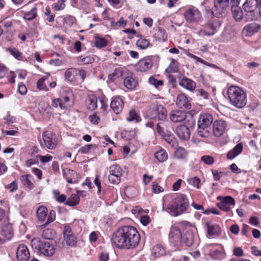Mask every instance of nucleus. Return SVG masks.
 Wrapping results in <instances>:
<instances>
[{"instance_id":"a878e982","label":"nucleus","mask_w":261,"mask_h":261,"mask_svg":"<svg viewBox=\"0 0 261 261\" xmlns=\"http://www.w3.org/2000/svg\"><path fill=\"white\" fill-rule=\"evenodd\" d=\"M207 232L210 236H218L221 233V228L216 224H211L209 222L205 223Z\"/></svg>"},{"instance_id":"dca6fc26","label":"nucleus","mask_w":261,"mask_h":261,"mask_svg":"<svg viewBox=\"0 0 261 261\" xmlns=\"http://www.w3.org/2000/svg\"><path fill=\"white\" fill-rule=\"evenodd\" d=\"M64 240L67 245L74 247L76 244V239L73 236L71 228L69 226H65L63 232Z\"/></svg>"},{"instance_id":"6e6d98bb","label":"nucleus","mask_w":261,"mask_h":261,"mask_svg":"<svg viewBox=\"0 0 261 261\" xmlns=\"http://www.w3.org/2000/svg\"><path fill=\"white\" fill-rule=\"evenodd\" d=\"M5 188L9 189L10 192H13L17 190L18 186L16 180H14L10 184L5 186Z\"/></svg>"},{"instance_id":"f704fd0d","label":"nucleus","mask_w":261,"mask_h":261,"mask_svg":"<svg viewBox=\"0 0 261 261\" xmlns=\"http://www.w3.org/2000/svg\"><path fill=\"white\" fill-rule=\"evenodd\" d=\"M37 216L39 221H44L47 215V210L44 206H39L37 210Z\"/></svg>"},{"instance_id":"69168bd1","label":"nucleus","mask_w":261,"mask_h":261,"mask_svg":"<svg viewBox=\"0 0 261 261\" xmlns=\"http://www.w3.org/2000/svg\"><path fill=\"white\" fill-rule=\"evenodd\" d=\"M4 119L6 120L8 123H13L15 122L16 120V118L14 117L11 115L9 112L7 113V115Z\"/></svg>"},{"instance_id":"393cba45","label":"nucleus","mask_w":261,"mask_h":261,"mask_svg":"<svg viewBox=\"0 0 261 261\" xmlns=\"http://www.w3.org/2000/svg\"><path fill=\"white\" fill-rule=\"evenodd\" d=\"M176 133L179 138L181 140H188L190 138V131L188 127L185 125H181L177 127Z\"/></svg>"},{"instance_id":"7c9ffc66","label":"nucleus","mask_w":261,"mask_h":261,"mask_svg":"<svg viewBox=\"0 0 261 261\" xmlns=\"http://www.w3.org/2000/svg\"><path fill=\"white\" fill-rule=\"evenodd\" d=\"M124 85L128 89H133L136 86L137 82L131 75L124 77Z\"/></svg>"},{"instance_id":"f257e3e1","label":"nucleus","mask_w":261,"mask_h":261,"mask_svg":"<svg viewBox=\"0 0 261 261\" xmlns=\"http://www.w3.org/2000/svg\"><path fill=\"white\" fill-rule=\"evenodd\" d=\"M140 236L136 228L129 225L122 226L114 232L111 238L112 244L123 249L135 248L138 246Z\"/></svg>"},{"instance_id":"8fccbe9b","label":"nucleus","mask_w":261,"mask_h":261,"mask_svg":"<svg viewBox=\"0 0 261 261\" xmlns=\"http://www.w3.org/2000/svg\"><path fill=\"white\" fill-rule=\"evenodd\" d=\"M75 21V17L71 15H67L64 18V24L68 27H70L74 23Z\"/></svg>"},{"instance_id":"de8ad7c7","label":"nucleus","mask_w":261,"mask_h":261,"mask_svg":"<svg viewBox=\"0 0 261 261\" xmlns=\"http://www.w3.org/2000/svg\"><path fill=\"white\" fill-rule=\"evenodd\" d=\"M149 83L154 86L155 88H158L160 86L163 85V81L162 80H158L153 76H151L148 79Z\"/></svg>"},{"instance_id":"603ef678","label":"nucleus","mask_w":261,"mask_h":261,"mask_svg":"<svg viewBox=\"0 0 261 261\" xmlns=\"http://www.w3.org/2000/svg\"><path fill=\"white\" fill-rule=\"evenodd\" d=\"M46 79V77L45 76H43L37 81V87L38 89L45 91L48 90L46 85L44 84V81Z\"/></svg>"},{"instance_id":"6ab92c4d","label":"nucleus","mask_w":261,"mask_h":261,"mask_svg":"<svg viewBox=\"0 0 261 261\" xmlns=\"http://www.w3.org/2000/svg\"><path fill=\"white\" fill-rule=\"evenodd\" d=\"M226 122L222 120L214 121L213 125L214 135L217 137H221L225 130Z\"/></svg>"},{"instance_id":"ddd939ff","label":"nucleus","mask_w":261,"mask_h":261,"mask_svg":"<svg viewBox=\"0 0 261 261\" xmlns=\"http://www.w3.org/2000/svg\"><path fill=\"white\" fill-rule=\"evenodd\" d=\"M153 65V62L150 57L140 60L135 66V69L138 72H146L150 70Z\"/></svg>"},{"instance_id":"c03bdc74","label":"nucleus","mask_w":261,"mask_h":261,"mask_svg":"<svg viewBox=\"0 0 261 261\" xmlns=\"http://www.w3.org/2000/svg\"><path fill=\"white\" fill-rule=\"evenodd\" d=\"M153 253L155 257H159L165 254V250L162 246L156 245L153 248Z\"/></svg>"},{"instance_id":"a18cd8bd","label":"nucleus","mask_w":261,"mask_h":261,"mask_svg":"<svg viewBox=\"0 0 261 261\" xmlns=\"http://www.w3.org/2000/svg\"><path fill=\"white\" fill-rule=\"evenodd\" d=\"M128 121H134L136 123L141 121L140 117L136 113L134 110H131L129 113V117L127 118Z\"/></svg>"},{"instance_id":"f8f14e48","label":"nucleus","mask_w":261,"mask_h":261,"mask_svg":"<svg viewBox=\"0 0 261 261\" xmlns=\"http://www.w3.org/2000/svg\"><path fill=\"white\" fill-rule=\"evenodd\" d=\"M169 240L175 246L180 245L182 241L181 232L180 229L176 226H172L170 228L169 234Z\"/></svg>"},{"instance_id":"2f4dec72","label":"nucleus","mask_w":261,"mask_h":261,"mask_svg":"<svg viewBox=\"0 0 261 261\" xmlns=\"http://www.w3.org/2000/svg\"><path fill=\"white\" fill-rule=\"evenodd\" d=\"M33 178L32 175L30 174H27L22 175L20 177V180L22 184L30 189L34 188V184L31 181Z\"/></svg>"},{"instance_id":"a211bd4d","label":"nucleus","mask_w":261,"mask_h":261,"mask_svg":"<svg viewBox=\"0 0 261 261\" xmlns=\"http://www.w3.org/2000/svg\"><path fill=\"white\" fill-rule=\"evenodd\" d=\"M30 257V251L26 245H20L16 251V257L19 261H27Z\"/></svg>"},{"instance_id":"5fc2aeb1","label":"nucleus","mask_w":261,"mask_h":261,"mask_svg":"<svg viewBox=\"0 0 261 261\" xmlns=\"http://www.w3.org/2000/svg\"><path fill=\"white\" fill-rule=\"evenodd\" d=\"M51 105L53 107L55 108H57L59 106L60 109L62 110H64L66 108L65 106H64V104L62 102V100H60L59 98L55 99L53 100Z\"/></svg>"},{"instance_id":"7ed1b4c3","label":"nucleus","mask_w":261,"mask_h":261,"mask_svg":"<svg viewBox=\"0 0 261 261\" xmlns=\"http://www.w3.org/2000/svg\"><path fill=\"white\" fill-rule=\"evenodd\" d=\"M189 206V200L184 194H178L168 204V209L173 216H178L186 212Z\"/></svg>"},{"instance_id":"ea45409f","label":"nucleus","mask_w":261,"mask_h":261,"mask_svg":"<svg viewBox=\"0 0 261 261\" xmlns=\"http://www.w3.org/2000/svg\"><path fill=\"white\" fill-rule=\"evenodd\" d=\"M175 156L178 159H184L187 157V152L184 148L178 147L174 152Z\"/></svg>"},{"instance_id":"c756f323","label":"nucleus","mask_w":261,"mask_h":261,"mask_svg":"<svg viewBox=\"0 0 261 261\" xmlns=\"http://www.w3.org/2000/svg\"><path fill=\"white\" fill-rule=\"evenodd\" d=\"M258 28H260L259 24L256 23L249 24L244 28L243 33L246 36H251L254 33L257 31Z\"/></svg>"},{"instance_id":"9b49d317","label":"nucleus","mask_w":261,"mask_h":261,"mask_svg":"<svg viewBox=\"0 0 261 261\" xmlns=\"http://www.w3.org/2000/svg\"><path fill=\"white\" fill-rule=\"evenodd\" d=\"M219 18V17H217L211 19L205 25L204 31L206 35L209 36L213 35L217 29L220 27L221 21Z\"/></svg>"},{"instance_id":"e2e57ef3","label":"nucleus","mask_w":261,"mask_h":261,"mask_svg":"<svg viewBox=\"0 0 261 261\" xmlns=\"http://www.w3.org/2000/svg\"><path fill=\"white\" fill-rule=\"evenodd\" d=\"M9 50L10 54L17 59H19L21 56V53L15 48H9Z\"/></svg>"},{"instance_id":"4d7b16f0","label":"nucleus","mask_w":261,"mask_h":261,"mask_svg":"<svg viewBox=\"0 0 261 261\" xmlns=\"http://www.w3.org/2000/svg\"><path fill=\"white\" fill-rule=\"evenodd\" d=\"M202 161L205 164L211 165H212L214 162V158L210 155H203L201 158Z\"/></svg>"},{"instance_id":"49530a36","label":"nucleus","mask_w":261,"mask_h":261,"mask_svg":"<svg viewBox=\"0 0 261 261\" xmlns=\"http://www.w3.org/2000/svg\"><path fill=\"white\" fill-rule=\"evenodd\" d=\"M123 70L120 68H116L114 71L109 75V78L111 80H114L113 78H120L123 77Z\"/></svg>"},{"instance_id":"0e129e2a","label":"nucleus","mask_w":261,"mask_h":261,"mask_svg":"<svg viewBox=\"0 0 261 261\" xmlns=\"http://www.w3.org/2000/svg\"><path fill=\"white\" fill-rule=\"evenodd\" d=\"M111 23V26L112 27H116L117 25L124 27V25H125L126 22L123 20V18L121 17L120 18L119 21L117 22L112 21Z\"/></svg>"},{"instance_id":"f03ea898","label":"nucleus","mask_w":261,"mask_h":261,"mask_svg":"<svg viewBox=\"0 0 261 261\" xmlns=\"http://www.w3.org/2000/svg\"><path fill=\"white\" fill-rule=\"evenodd\" d=\"M230 103L238 109L243 108L247 103V96L245 92L237 86H231L227 90Z\"/></svg>"},{"instance_id":"c85d7f7f","label":"nucleus","mask_w":261,"mask_h":261,"mask_svg":"<svg viewBox=\"0 0 261 261\" xmlns=\"http://www.w3.org/2000/svg\"><path fill=\"white\" fill-rule=\"evenodd\" d=\"M97 98L93 94L88 96L86 99V106L87 108L90 110H94L97 108Z\"/></svg>"},{"instance_id":"37998d69","label":"nucleus","mask_w":261,"mask_h":261,"mask_svg":"<svg viewBox=\"0 0 261 261\" xmlns=\"http://www.w3.org/2000/svg\"><path fill=\"white\" fill-rule=\"evenodd\" d=\"M154 37L156 40L159 41L165 40L166 38L165 30L161 28H158L154 34Z\"/></svg>"},{"instance_id":"864d4df0","label":"nucleus","mask_w":261,"mask_h":261,"mask_svg":"<svg viewBox=\"0 0 261 261\" xmlns=\"http://www.w3.org/2000/svg\"><path fill=\"white\" fill-rule=\"evenodd\" d=\"M107 44V41L104 39L101 38H96L95 45L97 48H101Z\"/></svg>"},{"instance_id":"052dcab7","label":"nucleus","mask_w":261,"mask_h":261,"mask_svg":"<svg viewBox=\"0 0 261 261\" xmlns=\"http://www.w3.org/2000/svg\"><path fill=\"white\" fill-rule=\"evenodd\" d=\"M212 173L214 176V179L215 181L219 180L220 178L224 175L223 172H218L216 170H213Z\"/></svg>"},{"instance_id":"b1692460","label":"nucleus","mask_w":261,"mask_h":261,"mask_svg":"<svg viewBox=\"0 0 261 261\" xmlns=\"http://www.w3.org/2000/svg\"><path fill=\"white\" fill-rule=\"evenodd\" d=\"M194 228L190 227L189 229H187L185 234L182 238V240L183 242L185 244V245L188 247H191L193 245L194 239H195V235H194Z\"/></svg>"},{"instance_id":"3c124183","label":"nucleus","mask_w":261,"mask_h":261,"mask_svg":"<svg viewBox=\"0 0 261 261\" xmlns=\"http://www.w3.org/2000/svg\"><path fill=\"white\" fill-rule=\"evenodd\" d=\"M200 179L199 177L195 176L188 179V182L189 184L194 187H196L197 189L200 188Z\"/></svg>"},{"instance_id":"0eeeda50","label":"nucleus","mask_w":261,"mask_h":261,"mask_svg":"<svg viewBox=\"0 0 261 261\" xmlns=\"http://www.w3.org/2000/svg\"><path fill=\"white\" fill-rule=\"evenodd\" d=\"M148 117L150 119L165 121L167 118V110L163 106L158 105L150 111Z\"/></svg>"},{"instance_id":"72a5a7b5","label":"nucleus","mask_w":261,"mask_h":261,"mask_svg":"<svg viewBox=\"0 0 261 261\" xmlns=\"http://www.w3.org/2000/svg\"><path fill=\"white\" fill-rule=\"evenodd\" d=\"M231 12L233 17L236 21H239L242 19L243 14L240 8L235 6H232Z\"/></svg>"},{"instance_id":"79ce46f5","label":"nucleus","mask_w":261,"mask_h":261,"mask_svg":"<svg viewBox=\"0 0 261 261\" xmlns=\"http://www.w3.org/2000/svg\"><path fill=\"white\" fill-rule=\"evenodd\" d=\"M178 70V67L177 62L174 59H172L169 66L166 69L165 71L168 73H171L177 72Z\"/></svg>"},{"instance_id":"13d9d810","label":"nucleus","mask_w":261,"mask_h":261,"mask_svg":"<svg viewBox=\"0 0 261 261\" xmlns=\"http://www.w3.org/2000/svg\"><path fill=\"white\" fill-rule=\"evenodd\" d=\"M189 57H190L191 58L195 59L197 62H200L202 64H203L204 65L209 66H214V65H211L210 63H207V62L205 61L203 59L197 57L196 56L193 55V54H190Z\"/></svg>"},{"instance_id":"58836bf2","label":"nucleus","mask_w":261,"mask_h":261,"mask_svg":"<svg viewBox=\"0 0 261 261\" xmlns=\"http://www.w3.org/2000/svg\"><path fill=\"white\" fill-rule=\"evenodd\" d=\"M37 15V8L33 7L30 11L24 13L23 18L25 20L31 21L35 19Z\"/></svg>"},{"instance_id":"4468645a","label":"nucleus","mask_w":261,"mask_h":261,"mask_svg":"<svg viewBox=\"0 0 261 261\" xmlns=\"http://www.w3.org/2000/svg\"><path fill=\"white\" fill-rule=\"evenodd\" d=\"M63 175L69 184L77 183L81 178L79 173L73 170L65 168L63 170Z\"/></svg>"},{"instance_id":"338daca9","label":"nucleus","mask_w":261,"mask_h":261,"mask_svg":"<svg viewBox=\"0 0 261 261\" xmlns=\"http://www.w3.org/2000/svg\"><path fill=\"white\" fill-rule=\"evenodd\" d=\"M197 94L203 97L204 99H207L208 97V93L203 89H197L196 90Z\"/></svg>"},{"instance_id":"aec40b11","label":"nucleus","mask_w":261,"mask_h":261,"mask_svg":"<svg viewBox=\"0 0 261 261\" xmlns=\"http://www.w3.org/2000/svg\"><path fill=\"white\" fill-rule=\"evenodd\" d=\"M170 120L174 123L182 122L187 118V113L181 110H173L169 115Z\"/></svg>"},{"instance_id":"bf43d9fd","label":"nucleus","mask_w":261,"mask_h":261,"mask_svg":"<svg viewBox=\"0 0 261 261\" xmlns=\"http://www.w3.org/2000/svg\"><path fill=\"white\" fill-rule=\"evenodd\" d=\"M152 189L153 192L155 193H159L164 190L163 188L159 186L156 182H153L152 183Z\"/></svg>"},{"instance_id":"39448f33","label":"nucleus","mask_w":261,"mask_h":261,"mask_svg":"<svg viewBox=\"0 0 261 261\" xmlns=\"http://www.w3.org/2000/svg\"><path fill=\"white\" fill-rule=\"evenodd\" d=\"M33 248L37 249L38 251L45 256L53 255L55 251L54 246L49 241H41L39 238H34L31 241Z\"/></svg>"},{"instance_id":"2eb2a0df","label":"nucleus","mask_w":261,"mask_h":261,"mask_svg":"<svg viewBox=\"0 0 261 261\" xmlns=\"http://www.w3.org/2000/svg\"><path fill=\"white\" fill-rule=\"evenodd\" d=\"M209 255L214 259H223L225 257L224 249L221 245H214L209 250Z\"/></svg>"},{"instance_id":"e433bc0d","label":"nucleus","mask_w":261,"mask_h":261,"mask_svg":"<svg viewBox=\"0 0 261 261\" xmlns=\"http://www.w3.org/2000/svg\"><path fill=\"white\" fill-rule=\"evenodd\" d=\"M154 157L160 162H164L168 159V154L166 151L161 149L154 154Z\"/></svg>"},{"instance_id":"423d86ee","label":"nucleus","mask_w":261,"mask_h":261,"mask_svg":"<svg viewBox=\"0 0 261 261\" xmlns=\"http://www.w3.org/2000/svg\"><path fill=\"white\" fill-rule=\"evenodd\" d=\"M214 9L212 11L216 17H223L226 15V10L231 4L229 0H214Z\"/></svg>"},{"instance_id":"6e6552de","label":"nucleus","mask_w":261,"mask_h":261,"mask_svg":"<svg viewBox=\"0 0 261 261\" xmlns=\"http://www.w3.org/2000/svg\"><path fill=\"white\" fill-rule=\"evenodd\" d=\"M109 171V180L110 182L114 185L118 184L123 173L122 168L118 165H113L110 167Z\"/></svg>"},{"instance_id":"f3484780","label":"nucleus","mask_w":261,"mask_h":261,"mask_svg":"<svg viewBox=\"0 0 261 261\" xmlns=\"http://www.w3.org/2000/svg\"><path fill=\"white\" fill-rule=\"evenodd\" d=\"M235 201L230 196H227L222 198V201L217 203L219 208L225 211L228 212L231 209V206H234Z\"/></svg>"},{"instance_id":"09e8293b","label":"nucleus","mask_w":261,"mask_h":261,"mask_svg":"<svg viewBox=\"0 0 261 261\" xmlns=\"http://www.w3.org/2000/svg\"><path fill=\"white\" fill-rule=\"evenodd\" d=\"M78 61L84 64H90L94 61V58L91 56H80L78 58Z\"/></svg>"},{"instance_id":"4be33fe9","label":"nucleus","mask_w":261,"mask_h":261,"mask_svg":"<svg viewBox=\"0 0 261 261\" xmlns=\"http://www.w3.org/2000/svg\"><path fill=\"white\" fill-rule=\"evenodd\" d=\"M261 5V0H246L243 5V10L247 12H253Z\"/></svg>"},{"instance_id":"bb28decb","label":"nucleus","mask_w":261,"mask_h":261,"mask_svg":"<svg viewBox=\"0 0 261 261\" xmlns=\"http://www.w3.org/2000/svg\"><path fill=\"white\" fill-rule=\"evenodd\" d=\"M1 234L7 239H11L13 234L12 224L9 223L3 224L2 227Z\"/></svg>"},{"instance_id":"1a4fd4ad","label":"nucleus","mask_w":261,"mask_h":261,"mask_svg":"<svg viewBox=\"0 0 261 261\" xmlns=\"http://www.w3.org/2000/svg\"><path fill=\"white\" fill-rule=\"evenodd\" d=\"M184 16L187 22L193 23L198 22L200 19L201 15L197 9L192 7L186 10Z\"/></svg>"},{"instance_id":"cd10ccee","label":"nucleus","mask_w":261,"mask_h":261,"mask_svg":"<svg viewBox=\"0 0 261 261\" xmlns=\"http://www.w3.org/2000/svg\"><path fill=\"white\" fill-rule=\"evenodd\" d=\"M179 85L190 91H193L196 88V83L187 77L180 80Z\"/></svg>"},{"instance_id":"20e7f679","label":"nucleus","mask_w":261,"mask_h":261,"mask_svg":"<svg viewBox=\"0 0 261 261\" xmlns=\"http://www.w3.org/2000/svg\"><path fill=\"white\" fill-rule=\"evenodd\" d=\"M213 121V116L209 114H203L199 116L198 120L197 132L202 137H206L212 130Z\"/></svg>"},{"instance_id":"774afa93","label":"nucleus","mask_w":261,"mask_h":261,"mask_svg":"<svg viewBox=\"0 0 261 261\" xmlns=\"http://www.w3.org/2000/svg\"><path fill=\"white\" fill-rule=\"evenodd\" d=\"M251 228L247 224H244L242 229V234L245 236H247L248 233L251 230Z\"/></svg>"},{"instance_id":"9d476101","label":"nucleus","mask_w":261,"mask_h":261,"mask_svg":"<svg viewBox=\"0 0 261 261\" xmlns=\"http://www.w3.org/2000/svg\"><path fill=\"white\" fill-rule=\"evenodd\" d=\"M42 138L44 146L49 149L56 148L57 143L56 135L51 131H45L42 133Z\"/></svg>"},{"instance_id":"473e14b6","label":"nucleus","mask_w":261,"mask_h":261,"mask_svg":"<svg viewBox=\"0 0 261 261\" xmlns=\"http://www.w3.org/2000/svg\"><path fill=\"white\" fill-rule=\"evenodd\" d=\"M80 192H81V191H77V194H71L70 197L66 200V204L70 206L76 205L80 201V197L78 194Z\"/></svg>"},{"instance_id":"412c9836","label":"nucleus","mask_w":261,"mask_h":261,"mask_svg":"<svg viewBox=\"0 0 261 261\" xmlns=\"http://www.w3.org/2000/svg\"><path fill=\"white\" fill-rule=\"evenodd\" d=\"M124 103L118 96L114 97L111 102L110 107L116 114H120L123 109Z\"/></svg>"},{"instance_id":"a19ab883","label":"nucleus","mask_w":261,"mask_h":261,"mask_svg":"<svg viewBox=\"0 0 261 261\" xmlns=\"http://www.w3.org/2000/svg\"><path fill=\"white\" fill-rule=\"evenodd\" d=\"M150 45L149 41L145 38H141L136 42L138 47L142 49L147 48Z\"/></svg>"},{"instance_id":"4c0bfd02","label":"nucleus","mask_w":261,"mask_h":261,"mask_svg":"<svg viewBox=\"0 0 261 261\" xmlns=\"http://www.w3.org/2000/svg\"><path fill=\"white\" fill-rule=\"evenodd\" d=\"M56 236V232L53 229H45L42 232V237L45 240H53Z\"/></svg>"},{"instance_id":"c9c22d12","label":"nucleus","mask_w":261,"mask_h":261,"mask_svg":"<svg viewBox=\"0 0 261 261\" xmlns=\"http://www.w3.org/2000/svg\"><path fill=\"white\" fill-rule=\"evenodd\" d=\"M77 74V70L75 68H70L68 69L65 72V77L69 81H72L75 79Z\"/></svg>"},{"instance_id":"680f3d73","label":"nucleus","mask_w":261,"mask_h":261,"mask_svg":"<svg viewBox=\"0 0 261 261\" xmlns=\"http://www.w3.org/2000/svg\"><path fill=\"white\" fill-rule=\"evenodd\" d=\"M56 218L55 212L51 211L48 216L47 221L44 223V225H47L48 224L53 222Z\"/></svg>"},{"instance_id":"5701e85b","label":"nucleus","mask_w":261,"mask_h":261,"mask_svg":"<svg viewBox=\"0 0 261 261\" xmlns=\"http://www.w3.org/2000/svg\"><path fill=\"white\" fill-rule=\"evenodd\" d=\"M176 103L180 109L190 110L191 108V105L189 100L184 94H180L177 96Z\"/></svg>"}]
</instances>
